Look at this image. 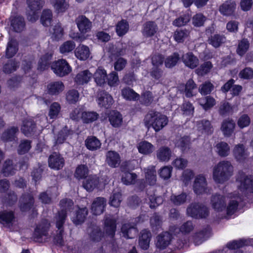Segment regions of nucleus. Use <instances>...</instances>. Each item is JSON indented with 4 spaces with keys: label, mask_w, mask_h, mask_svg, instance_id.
<instances>
[{
    "label": "nucleus",
    "mask_w": 253,
    "mask_h": 253,
    "mask_svg": "<svg viewBox=\"0 0 253 253\" xmlns=\"http://www.w3.org/2000/svg\"><path fill=\"white\" fill-rule=\"evenodd\" d=\"M236 180L238 183V186L240 190L244 193V196L233 194V197H231L226 208L227 214L228 215L233 214L237 211L239 203L245 200V197L249 200H253V176L246 175L243 172H239Z\"/></svg>",
    "instance_id": "1"
},
{
    "label": "nucleus",
    "mask_w": 253,
    "mask_h": 253,
    "mask_svg": "<svg viewBox=\"0 0 253 253\" xmlns=\"http://www.w3.org/2000/svg\"><path fill=\"white\" fill-rule=\"evenodd\" d=\"M73 204V201L71 199H65L62 200L60 203L62 209L55 216L56 227L57 228V230L56 231V235L54 237V242L60 247L64 246L63 239V225L67 216V212L72 209Z\"/></svg>",
    "instance_id": "2"
},
{
    "label": "nucleus",
    "mask_w": 253,
    "mask_h": 253,
    "mask_svg": "<svg viewBox=\"0 0 253 253\" xmlns=\"http://www.w3.org/2000/svg\"><path fill=\"white\" fill-rule=\"evenodd\" d=\"M233 174V167L230 162H219L213 169V179L216 183H223L227 181Z\"/></svg>",
    "instance_id": "3"
},
{
    "label": "nucleus",
    "mask_w": 253,
    "mask_h": 253,
    "mask_svg": "<svg viewBox=\"0 0 253 253\" xmlns=\"http://www.w3.org/2000/svg\"><path fill=\"white\" fill-rule=\"evenodd\" d=\"M144 121L147 127L152 126L157 132L168 124V118L159 112H150L145 116Z\"/></svg>",
    "instance_id": "4"
},
{
    "label": "nucleus",
    "mask_w": 253,
    "mask_h": 253,
    "mask_svg": "<svg viewBox=\"0 0 253 253\" xmlns=\"http://www.w3.org/2000/svg\"><path fill=\"white\" fill-rule=\"evenodd\" d=\"M187 214L196 219L207 217L209 214V210L205 205L199 203H192L187 209Z\"/></svg>",
    "instance_id": "5"
},
{
    "label": "nucleus",
    "mask_w": 253,
    "mask_h": 253,
    "mask_svg": "<svg viewBox=\"0 0 253 253\" xmlns=\"http://www.w3.org/2000/svg\"><path fill=\"white\" fill-rule=\"evenodd\" d=\"M51 69L58 77H63L68 75L72 71V67L66 59H60L53 62Z\"/></svg>",
    "instance_id": "6"
},
{
    "label": "nucleus",
    "mask_w": 253,
    "mask_h": 253,
    "mask_svg": "<svg viewBox=\"0 0 253 253\" xmlns=\"http://www.w3.org/2000/svg\"><path fill=\"white\" fill-rule=\"evenodd\" d=\"M50 227V223L47 219L42 220L35 228L33 234V239L37 242L42 241L48 237V231Z\"/></svg>",
    "instance_id": "7"
},
{
    "label": "nucleus",
    "mask_w": 253,
    "mask_h": 253,
    "mask_svg": "<svg viewBox=\"0 0 253 253\" xmlns=\"http://www.w3.org/2000/svg\"><path fill=\"white\" fill-rule=\"evenodd\" d=\"M207 181L205 176L203 174L198 175L195 179L193 190L194 192L197 194L206 193L209 194L211 190L207 186Z\"/></svg>",
    "instance_id": "8"
},
{
    "label": "nucleus",
    "mask_w": 253,
    "mask_h": 253,
    "mask_svg": "<svg viewBox=\"0 0 253 253\" xmlns=\"http://www.w3.org/2000/svg\"><path fill=\"white\" fill-rule=\"evenodd\" d=\"M98 115L96 112H72L70 114L71 118L78 121L80 117L84 123H89L96 120Z\"/></svg>",
    "instance_id": "9"
},
{
    "label": "nucleus",
    "mask_w": 253,
    "mask_h": 253,
    "mask_svg": "<svg viewBox=\"0 0 253 253\" xmlns=\"http://www.w3.org/2000/svg\"><path fill=\"white\" fill-rule=\"evenodd\" d=\"M225 197L220 194L213 195L211 199L212 208L217 212L225 210L226 208Z\"/></svg>",
    "instance_id": "10"
},
{
    "label": "nucleus",
    "mask_w": 253,
    "mask_h": 253,
    "mask_svg": "<svg viewBox=\"0 0 253 253\" xmlns=\"http://www.w3.org/2000/svg\"><path fill=\"white\" fill-rule=\"evenodd\" d=\"M77 27L82 34L89 32L92 27V23L85 15L78 16L76 19Z\"/></svg>",
    "instance_id": "11"
},
{
    "label": "nucleus",
    "mask_w": 253,
    "mask_h": 253,
    "mask_svg": "<svg viewBox=\"0 0 253 253\" xmlns=\"http://www.w3.org/2000/svg\"><path fill=\"white\" fill-rule=\"evenodd\" d=\"M48 162L49 167L55 170L62 169L64 165L63 158L57 152H53L49 156Z\"/></svg>",
    "instance_id": "12"
},
{
    "label": "nucleus",
    "mask_w": 253,
    "mask_h": 253,
    "mask_svg": "<svg viewBox=\"0 0 253 253\" xmlns=\"http://www.w3.org/2000/svg\"><path fill=\"white\" fill-rule=\"evenodd\" d=\"M236 8V3L234 0H227L223 2L219 7L220 13L226 16L233 15Z\"/></svg>",
    "instance_id": "13"
},
{
    "label": "nucleus",
    "mask_w": 253,
    "mask_h": 253,
    "mask_svg": "<svg viewBox=\"0 0 253 253\" xmlns=\"http://www.w3.org/2000/svg\"><path fill=\"white\" fill-rule=\"evenodd\" d=\"M19 131L18 127L17 126H11L5 129L1 134V140L5 142H17V134Z\"/></svg>",
    "instance_id": "14"
},
{
    "label": "nucleus",
    "mask_w": 253,
    "mask_h": 253,
    "mask_svg": "<svg viewBox=\"0 0 253 253\" xmlns=\"http://www.w3.org/2000/svg\"><path fill=\"white\" fill-rule=\"evenodd\" d=\"M34 204L33 196L30 193L23 194L19 200V207L22 211L30 210Z\"/></svg>",
    "instance_id": "15"
},
{
    "label": "nucleus",
    "mask_w": 253,
    "mask_h": 253,
    "mask_svg": "<svg viewBox=\"0 0 253 253\" xmlns=\"http://www.w3.org/2000/svg\"><path fill=\"white\" fill-rule=\"evenodd\" d=\"M53 55V53L50 52H46L42 55L38 61L37 69L40 71H43L51 67Z\"/></svg>",
    "instance_id": "16"
},
{
    "label": "nucleus",
    "mask_w": 253,
    "mask_h": 253,
    "mask_svg": "<svg viewBox=\"0 0 253 253\" xmlns=\"http://www.w3.org/2000/svg\"><path fill=\"white\" fill-rule=\"evenodd\" d=\"M106 205V200L104 198L97 197L91 205V211L94 215H100L103 213Z\"/></svg>",
    "instance_id": "17"
},
{
    "label": "nucleus",
    "mask_w": 253,
    "mask_h": 253,
    "mask_svg": "<svg viewBox=\"0 0 253 253\" xmlns=\"http://www.w3.org/2000/svg\"><path fill=\"white\" fill-rule=\"evenodd\" d=\"M106 163L113 168L118 167L121 162V157L118 153L114 151H109L106 154Z\"/></svg>",
    "instance_id": "18"
},
{
    "label": "nucleus",
    "mask_w": 253,
    "mask_h": 253,
    "mask_svg": "<svg viewBox=\"0 0 253 253\" xmlns=\"http://www.w3.org/2000/svg\"><path fill=\"white\" fill-rule=\"evenodd\" d=\"M35 64V57L33 54H28L23 56L21 60V69L25 74L30 73Z\"/></svg>",
    "instance_id": "19"
},
{
    "label": "nucleus",
    "mask_w": 253,
    "mask_h": 253,
    "mask_svg": "<svg viewBox=\"0 0 253 253\" xmlns=\"http://www.w3.org/2000/svg\"><path fill=\"white\" fill-rule=\"evenodd\" d=\"M114 100L112 96L106 91L101 92L98 98V103L100 107L108 109L111 107Z\"/></svg>",
    "instance_id": "20"
},
{
    "label": "nucleus",
    "mask_w": 253,
    "mask_h": 253,
    "mask_svg": "<svg viewBox=\"0 0 253 253\" xmlns=\"http://www.w3.org/2000/svg\"><path fill=\"white\" fill-rule=\"evenodd\" d=\"M158 30V26L154 21H147L143 24L142 35L145 38H151L156 34Z\"/></svg>",
    "instance_id": "21"
},
{
    "label": "nucleus",
    "mask_w": 253,
    "mask_h": 253,
    "mask_svg": "<svg viewBox=\"0 0 253 253\" xmlns=\"http://www.w3.org/2000/svg\"><path fill=\"white\" fill-rule=\"evenodd\" d=\"M10 25L13 30L16 33H20L25 28L26 23L22 16L16 15L11 18Z\"/></svg>",
    "instance_id": "22"
},
{
    "label": "nucleus",
    "mask_w": 253,
    "mask_h": 253,
    "mask_svg": "<svg viewBox=\"0 0 253 253\" xmlns=\"http://www.w3.org/2000/svg\"><path fill=\"white\" fill-rule=\"evenodd\" d=\"M182 62L186 67L194 69L199 65V60L193 52H188L182 56Z\"/></svg>",
    "instance_id": "23"
},
{
    "label": "nucleus",
    "mask_w": 253,
    "mask_h": 253,
    "mask_svg": "<svg viewBox=\"0 0 253 253\" xmlns=\"http://www.w3.org/2000/svg\"><path fill=\"white\" fill-rule=\"evenodd\" d=\"M233 154L235 159L238 162L244 161L249 156V154L243 144L236 145L233 150Z\"/></svg>",
    "instance_id": "24"
},
{
    "label": "nucleus",
    "mask_w": 253,
    "mask_h": 253,
    "mask_svg": "<svg viewBox=\"0 0 253 253\" xmlns=\"http://www.w3.org/2000/svg\"><path fill=\"white\" fill-rule=\"evenodd\" d=\"M87 232L90 240L94 242H100L104 237V233L99 227L96 225L88 227Z\"/></svg>",
    "instance_id": "25"
},
{
    "label": "nucleus",
    "mask_w": 253,
    "mask_h": 253,
    "mask_svg": "<svg viewBox=\"0 0 253 253\" xmlns=\"http://www.w3.org/2000/svg\"><path fill=\"white\" fill-rule=\"evenodd\" d=\"M121 231L123 236L127 239H132L137 235L138 231L134 223H126L123 225Z\"/></svg>",
    "instance_id": "26"
},
{
    "label": "nucleus",
    "mask_w": 253,
    "mask_h": 253,
    "mask_svg": "<svg viewBox=\"0 0 253 253\" xmlns=\"http://www.w3.org/2000/svg\"><path fill=\"white\" fill-rule=\"evenodd\" d=\"M64 89V85L61 81L52 82L47 85V93L50 95H57Z\"/></svg>",
    "instance_id": "27"
},
{
    "label": "nucleus",
    "mask_w": 253,
    "mask_h": 253,
    "mask_svg": "<svg viewBox=\"0 0 253 253\" xmlns=\"http://www.w3.org/2000/svg\"><path fill=\"white\" fill-rule=\"evenodd\" d=\"M116 220L113 216L111 215H106L105 218V228L106 232L112 237L115 233L116 229Z\"/></svg>",
    "instance_id": "28"
},
{
    "label": "nucleus",
    "mask_w": 253,
    "mask_h": 253,
    "mask_svg": "<svg viewBox=\"0 0 253 253\" xmlns=\"http://www.w3.org/2000/svg\"><path fill=\"white\" fill-rule=\"evenodd\" d=\"M92 76V74L88 70H85L77 74L74 78V82L78 85H84L90 81Z\"/></svg>",
    "instance_id": "29"
},
{
    "label": "nucleus",
    "mask_w": 253,
    "mask_h": 253,
    "mask_svg": "<svg viewBox=\"0 0 253 253\" xmlns=\"http://www.w3.org/2000/svg\"><path fill=\"white\" fill-rule=\"evenodd\" d=\"M171 235L169 232H165L160 234L157 237L156 246L160 249L166 248L171 241Z\"/></svg>",
    "instance_id": "30"
},
{
    "label": "nucleus",
    "mask_w": 253,
    "mask_h": 253,
    "mask_svg": "<svg viewBox=\"0 0 253 253\" xmlns=\"http://www.w3.org/2000/svg\"><path fill=\"white\" fill-rule=\"evenodd\" d=\"M183 85L184 88L182 91L187 98H191L196 95L194 90L197 88V85L192 79L188 80Z\"/></svg>",
    "instance_id": "31"
},
{
    "label": "nucleus",
    "mask_w": 253,
    "mask_h": 253,
    "mask_svg": "<svg viewBox=\"0 0 253 253\" xmlns=\"http://www.w3.org/2000/svg\"><path fill=\"white\" fill-rule=\"evenodd\" d=\"M90 54L89 47L83 44L78 46L75 51L76 57L81 61H84L87 59L89 57Z\"/></svg>",
    "instance_id": "32"
},
{
    "label": "nucleus",
    "mask_w": 253,
    "mask_h": 253,
    "mask_svg": "<svg viewBox=\"0 0 253 253\" xmlns=\"http://www.w3.org/2000/svg\"><path fill=\"white\" fill-rule=\"evenodd\" d=\"M235 127V122L232 120L227 119L222 122L221 129L225 136L229 137L233 133Z\"/></svg>",
    "instance_id": "33"
},
{
    "label": "nucleus",
    "mask_w": 253,
    "mask_h": 253,
    "mask_svg": "<svg viewBox=\"0 0 253 253\" xmlns=\"http://www.w3.org/2000/svg\"><path fill=\"white\" fill-rule=\"evenodd\" d=\"M94 81L97 85L103 86L106 83L107 74L106 71L102 67H99L94 75Z\"/></svg>",
    "instance_id": "34"
},
{
    "label": "nucleus",
    "mask_w": 253,
    "mask_h": 253,
    "mask_svg": "<svg viewBox=\"0 0 253 253\" xmlns=\"http://www.w3.org/2000/svg\"><path fill=\"white\" fill-rule=\"evenodd\" d=\"M14 218V213L12 211H4L0 212V223L5 226L12 225Z\"/></svg>",
    "instance_id": "35"
},
{
    "label": "nucleus",
    "mask_w": 253,
    "mask_h": 253,
    "mask_svg": "<svg viewBox=\"0 0 253 253\" xmlns=\"http://www.w3.org/2000/svg\"><path fill=\"white\" fill-rule=\"evenodd\" d=\"M121 94L124 99L128 101H137L140 95L129 87H125L121 90Z\"/></svg>",
    "instance_id": "36"
},
{
    "label": "nucleus",
    "mask_w": 253,
    "mask_h": 253,
    "mask_svg": "<svg viewBox=\"0 0 253 253\" xmlns=\"http://www.w3.org/2000/svg\"><path fill=\"white\" fill-rule=\"evenodd\" d=\"M88 214V210L86 207L80 208L77 211L75 216L72 217V221L76 225L83 223Z\"/></svg>",
    "instance_id": "37"
},
{
    "label": "nucleus",
    "mask_w": 253,
    "mask_h": 253,
    "mask_svg": "<svg viewBox=\"0 0 253 253\" xmlns=\"http://www.w3.org/2000/svg\"><path fill=\"white\" fill-rule=\"evenodd\" d=\"M194 229V225L190 221H188L183 223L179 228H177L175 226H171L170 231L173 234H176L179 232L183 234H188L192 231Z\"/></svg>",
    "instance_id": "38"
},
{
    "label": "nucleus",
    "mask_w": 253,
    "mask_h": 253,
    "mask_svg": "<svg viewBox=\"0 0 253 253\" xmlns=\"http://www.w3.org/2000/svg\"><path fill=\"white\" fill-rule=\"evenodd\" d=\"M129 30V24L126 20L122 19L116 25L115 31L117 35L120 37L125 35Z\"/></svg>",
    "instance_id": "39"
},
{
    "label": "nucleus",
    "mask_w": 253,
    "mask_h": 253,
    "mask_svg": "<svg viewBox=\"0 0 253 253\" xmlns=\"http://www.w3.org/2000/svg\"><path fill=\"white\" fill-rule=\"evenodd\" d=\"M213 67L211 62L207 61L201 64L196 69L195 72L199 77H204L210 72Z\"/></svg>",
    "instance_id": "40"
},
{
    "label": "nucleus",
    "mask_w": 253,
    "mask_h": 253,
    "mask_svg": "<svg viewBox=\"0 0 253 253\" xmlns=\"http://www.w3.org/2000/svg\"><path fill=\"white\" fill-rule=\"evenodd\" d=\"M21 127L22 132L26 136H31L35 131L36 125L32 120H26L23 121Z\"/></svg>",
    "instance_id": "41"
},
{
    "label": "nucleus",
    "mask_w": 253,
    "mask_h": 253,
    "mask_svg": "<svg viewBox=\"0 0 253 253\" xmlns=\"http://www.w3.org/2000/svg\"><path fill=\"white\" fill-rule=\"evenodd\" d=\"M197 127L199 131L203 133L211 134L213 132V127L211 122L208 120H202L197 122Z\"/></svg>",
    "instance_id": "42"
},
{
    "label": "nucleus",
    "mask_w": 253,
    "mask_h": 253,
    "mask_svg": "<svg viewBox=\"0 0 253 253\" xmlns=\"http://www.w3.org/2000/svg\"><path fill=\"white\" fill-rule=\"evenodd\" d=\"M180 56L178 52H174L168 56L165 60V65L167 68L171 69L175 67L180 60Z\"/></svg>",
    "instance_id": "43"
},
{
    "label": "nucleus",
    "mask_w": 253,
    "mask_h": 253,
    "mask_svg": "<svg viewBox=\"0 0 253 253\" xmlns=\"http://www.w3.org/2000/svg\"><path fill=\"white\" fill-rule=\"evenodd\" d=\"M171 152L168 147H161L157 152V157L161 162L168 161L171 157Z\"/></svg>",
    "instance_id": "44"
},
{
    "label": "nucleus",
    "mask_w": 253,
    "mask_h": 253,
    "mask_svg": "<svg viewBox=\"0 0 253 253\" xmlns=\"http://www.w3.org/2000/svg\"><path fill=\"white\" fill-rule=\"evenodd\" d=\"M215 151L219 156L225 157L229 154L230 147L226 142L221 141L216 144Z\"/></svg>",
    "instance_id": "45"
},
{
    "label": "nucleus",
    "mask_w": 253,
    "mask_h": 253,
    "mask_svg": "<svg viewBox=\"0 0 253 253\" xmlns=\"http://www.w3.org/2000/svg\"><path fill=\"white\" fill-rule=\"evenodd\" d=\"M121 169L124 174L122 175V181L126 185H130L134 183L136 175L133 173H130L126 171L122 165Z\"/></svg>",
    "instance_id": "46"
},
{
    "label": "nucleus",
    "mask_w": 253,
    "mask_h": 253,
    "mask_svg": "<svg viewBox=\"0 0 253 253\" xmlns=\"http://www.w3.org/2000/svg\"><path fill=\"white\" fill-rule=\"evenodd\" d=\"M99 178L96 175L89 176L83 183V187L88 191L93 190L98 184Z\"/></svg>",
    "instance_id": "47"
},
{
    "label": "nucleus",
    "mask_w": 253,
    "mask_h": 253,
    "mask_svg": "<svg viewBox=\"0 0 253 253\" xmlns=\"http://www.w3.org/2000/svg\"><path fill=\"white\" fill-rule=\"evenodd\" d=\"M16 170V166L13 165L12 160H7L4 162L2 169V173L4 176L12 175L15 173Z\"/></svg>",
    "instance_id": "48"
},
{
    "label": "nucleus",
    "mask_w": 253,
    "mask_h": 253,
    "mask_svg": "<svg viewBox=\"0 0 253 253\" xmlns=\"http://www.w3.org/2000/svg\"><path fill=\"white\" fill-rule=\"evenodd\" d=\"M18 50V44L16 41L11 40L7 44L5 50V56L7 58H12Z\"/></svg>",
    "instance_id": "49"
},
{
    "label": "nucleus",
    "mask_w": 253,
    "mask_h": 253,
    "mask_svg": "<svg viewBox=\"0 0 253 253\" xmlns=\"http://www.w3.org/2000/svg\"><path fill=\"white\" fill-rule=\"evenodd\" d=\"M50 1L58 13L65 12L69 7V4L65 0H50Z\"/></svg>",
    "instance_id": "50"
},
{
    "label": "nucleus",
    "mask_w": 253,
    "mask_h": 253,
    "mask_svg": "<svg viewBox=\"0 0 253 253\" xmlns=\"http://www.w3.org/2000/svg\"><path fill=\"white\" fill-rule=\"evenodd\" d=\"M138 149L139 153L147 155L154 151V147L151 143L143 141L138 144Z\"/></svg>",
    "instance_id": "51"
},
{
    "label": "nucleus",
    "mask_w": 253,
    "mask_h": 253,
    "mask_svg": "<svg viewBox=\"0 0 253 253\" xmlns=\"http://www.w3.org/2000/svg\"><path fill=\"white\" fill-rule=\"evenodd\" d=\"M190 139L188 136H183L179 138L175 142V146L179 148L182 152H187L190 149Z\"/></svg>",
    "instance_id": "52"
},
{
    "label": "nucleus",
    "mask_w": 253,
    "mask_h": 253,
    "mask_svg": "<svg viewBox=\"0 0 253 253\" xmlns=\"http://www.w3.org/2000/svg\"><path fill=\"white\" fill-rule=\"evenodd\" d=\"M19 67L18 63L15 59H11L8 61L3 66V71L4 73L10 74L16 71Z\"/></svg>",
    "instance_id": "53"
},
{
    "label": "nucleus",
    "mask_w": 253,
    "mask_h": 253,
    "mask_svg": "<svg viewBox=\"0 0 253 253\" xmlns=\"http://www.w3.org/2000/svg\"><path fill=\"white\" fill-rule=\"evenodd\" d=\"M145 177L147 182L153 185L156 182V172L154 167H150L145 171Z\"/></svg>",
    "instance_id": "54"
},
{
    "label": "nucleus",
    "mask_w": 253,
    "mask_h": 253,
    "mask_svg": "<svg viewBox=\"0 0 253 253\" xmlns=\"http://www.w3.org/2000/svg\"><path fill=\"white\" fill-rule=\"evenodd\" d=\"M27 3L30 9L33 14H36L37 11H40L44 3L43 0H27Z\"/></svg>",
    "instance_id": "55"
},
{
    "label": "nucleus",
    "mask_w": 253,
    "mask_h": 253,
    "mask_svg": "<svg viewBox=\"0 0 253 253\" xmlns=\"http://www.w3.org/2000/svg\"><path fill=\"white\" fill-rule=\"evenodd\" d=\"M109 120L113 126L118 127L122 123L123 118L120 112H110Z\"/></svg>",
    "instance_id": "56"
},
{
    "label": "nucleus",
    "mask_w": 253,
    "mask_h": 253,
    "mask_svg": "<svg viewBox=\"0 0 253 253\" xmlns=\"http://www.w3.org/2000/svg\"><path fill=\"white\" fill-rule=\"evenodd\" d=\"M214 86L210 81H206L200 85L199 91L202 95L208 96L213 90Z\"/></svg>",
    "instance_id": "57"
},
{
    "label": "nucleus",
    "mask_w": 253,
    "mask_h": 253,
    "mask_svg": "<svg viewBox=\"0 0 253 253\" xmlns=\"http://www.w3.org/2000/svg\"><path fill=\"white\" fill-rule=\"evenodd\" d=\"M52 20V12L50 9H44L41 16V23L43 26L47 27L50 25Z\"/></svg>",
    "instance_id": "58"
},
{
    "label": "nucleus",
    "mask_w": 253,
    "mask_h": 253,
    "mask_svg": "<svg viewBox=\"0 0 253 253\" xmlns=\"http://www.w3.org/2000/svg\"><path fill=\"white\" fill-rule=\"evenodd\" d=\"M88 174V169L85 165H80L78 166L75 170L74 176L79 179H84L86 177Z\"/></svg>",
    "instance_id": "59"
},
{
    "label": "nucleus",
    "mask_w": 253,
    "mask_h": 253,
    "mask_svg": "<svg viewBox=\"0 0 253 253\" xmlns=\"http://www.w3.org/2000/svg\"><path fill=\"white\" fill-rule=\"evenodd\" d=\"M250 47V42L247 39H243L239 42L238 47L237 48L236 52L237 53L241 56H243L245 54L247 51L248 50Z\"/></svg>",
    "instance_id": "60"
},
{
    "label": "nucleus",
    "mask_w": 253,
    "mask_h": 253,
    "mask_svg": "<svg viewBox=\"0 0 253 253\" xmlns=\"http://www.w3.org/2000/svg\"><path fill=\"white\" fill-rule=\"evenodd\" d=\"M189 33L186 29H177L174 33L173 38L178 43H182L189 36Z\"/></svg>",
    "instance_id": "61"
},
{
    "label": "nucleus",
    "mask_w": 253,
    "mask_h": 253,
    "mask_svg": "<svg viewBox=\"0 0 253 253\" xmlns=\"http://www.w3.org/2000/svg\"><path fill=\"white\" fill-rule=\"evenodd\" d=\"M225 37L219 34H214L209 38V43L215 48L219 47L224 42Z\"/></svg>",
    "instance_id": "62"
},
{
    "label": "nucleus",
    "mask_w": 253,
    "mask_h": 253,
    "mask_svg": "<svg viewBox=\"0 0 253 253\" xmlns=\"http://www.w3.org/2000/svg\"><path fill=\"white\" fill-rule=\"evenodd\" d=\"M138 100L141 104L149 106L153 100V94L150 91H145L141 93Z\"/></svg>",
    "instance_id": "63"
},
{
    "label": "nucleus",
    "mask_w": 253,
    "mask_h": 253,
    "mask_svg": "<svg viewBox=\"0 0 253 253\" xmlns=\"http://www.w3.org/2000/svg\"><path fill=\"white\" fill-rule=\"evenodd\" d=\"M190 18L188 13H184L173 20L172 25L178 27L185 26L190 21Z\"/></svg>",
    "instance_id": "64"
}]
</instances>
